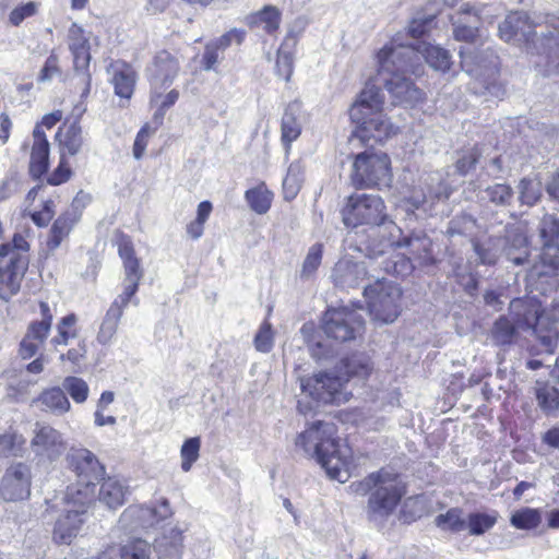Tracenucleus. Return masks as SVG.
<instances>
[{
  "label": "nucleus",
  "instance_id": "3",
  "mask_svg": "<svg viewBox=\"0 0 559 559\" xmlns=\"http://www.w3.org/2000/svg\"><path fill=\"white\" fill-rule=\"evenodd\" d=\"M356 492H369L366 514L369 522L382 527L394 513L405 491L397 474L386 469L369 474L356 484Z\"/></svg>",
  "mask_w": 559,
  "mask_h": 559
},
{
  "label": "nucleus",
  "instance_id": "18",
  "mask_svg": "<svg viewBox=\"0 0 559 559\" xmlns=\"http://www.w3.org/2000/svg\"><path fill=\"white\" fill-rule=\"evenodd\" d=\"M180 70L178 58L167 50L158 51L147 67L146 73L155 90L169 86Z\"/></svg>",
  "mask_w": 559,
  "mask_h": 559
},
{
  "label": "nucleus",
  "instance_id": "45",
  "mask_svg": "<svg viewBox=\"0 0 559 559\" xmlns=\"http://www.w3.org/2000/svg\"><path fill=\"white\" fill-rule=\"evenodd\" d=\"M281 14L274 7H265L263 10L250 16L249 23L262 27L266 33H273L278 28Z\"/></svg>",
  "mask_w": 559,
  "mask_h": 559
},
{
  "label": "nucleus",
  "instance_id": "58",
  "mask_svg": "<svg viewBox=\"0 0 559 559\" xmlns=\"http://www.w3.org/2000/svg\"><path fill=\"white\" fill-rule=\"evenodd\" d=\"M477 223L476 219L469 214H461L455 216L449 226V233L454 235H469L474 236L476 233Z\"/></svg>",
  "mask_w": 559,
  "mask_h": 559
},
{
  "label": "nucleus",
  "instance_id": "16",
  "mask_svg": "<svg viewBox=\"0 0 559 559\" xmlns=\"http://www.w3.org/2000/svg\"><path fill=\"white\" fill-rule=\"evenodd\" d=\"M31 448L37 456L55 461L63 454L67 443L59 430L49 425L36 423Z\"/></svg>",
  "mask_w": 559,
  "mask_h": 559
},
{
  "label": "nucleus",
  "instance_id": "56",
  "mask_svg": "<svg viewBox=\"0 0 559 559\" xmlns=\"http://www.w3.org/2000/svg\"><path fill=\"white\" fill-rule=\"evenodd\" d=\"M201 441L200 438L194 437L185 441L181 447V468L183 472H189L192 464L199 459Z\"/></svg>",
  "mask_w": 559,
  "mask_h": 559
},
{
  "label": "nucleus",
  "instance_id": "1",
  "mask_svg": "<svg viewBox=\"0 0 559 559\" xmlns=\"http://www.w3.org/2000/svg\"><path fill=\"white\" fill-rule=\"evenodd\" d=\"M498 29L504 41L524 43L527 52L545 55L546 72L559 74V16L535 22L527 14L515 12L509 14Z\"/></svg>",
  "mask_w": 559,
  "mask_h": 559
},
{
  "label": "nucleus",
  "instance_id": "61",
  "mask_svg": "<svg viewBox=\"0 0 559 559\" xmlns=\"http://www.w3.org/2000/svg\"><path fill=\"white\" fill-rule=\"evenodd\" d=\"M435 23L433 15H420L414 17L406 27V34L412 38H419L426 35Z\"/></svg>",
  "mask_w": 559,
  "mask_h": 559
},
{
  "label": "nucleus",
  "instance_id": "9",
  "mask_svg": "<svg viewBox=\"0 0 559 559\" xmlns=\"http://www.w3.org/2000/svg\"><path fill=\"white\" fill-rule=\"evenodd\" d=\"M343 223L347 227L385 224L388 215L383 200L377 194L354 193L342 210Z\"/></svg>",
  "mask_w": 559,
  "mask_h": 559
},
{
  "label": "nucleus",
  "instance_id": "40",
  "mask_svg": "<svg viewBox=\"0 0 559 559\" xmlns=\"http://www.w3.org/2000/svg\"><path fill=\"white\" fill-rule=\"evenodd\" d=\"M323 248V243L316 242L308 249L299 272V277L302 281H309L316 276L322 263Z\"/></svg>",
  "mask_w": 559,
  "mask_h": 559
},
{
  "label": "nucleus",
  "instance_id": "20",
  "mask_svg": "<svg viewBox=\"0 0 559 559\" xmlns=\"http://www.w3.org/2000/svg\"><path fill=\"white\" fill-rule=\"evenodd\" d=\"M357 127L354 131L361 142H382L395 134L397 128L383 115V112L377 115H370L362 121H353Z\"/></svg>",
  "mask_w": 559,
  "mask_h": 559
},
{
  "label": "nucleus",
  "instance_id": "11",
  "mask_svg": "<svg viewBox=\"0 0 559 559\" xmlns=\"http://www.w3.org/2000/svg\"><path fill=\"white\" fill-rule=\"evenodd\" d=\"M67 460L78 476V483L68 487L67 497L75 498L78 496L75 491H84L88 488L92 490L94 499L95 486L105 473L104 466L99 463L96 455L85 448H71Z\"/></svg>",
  "mask_w": 559,
  "mask_h": 559
},
{
  "label": "nucleus",
  "instance_id": "23",
  "mask_svg": "<svg viewBox=\"0 0 559 559\" xmlns=\"http://www.w3.org/2000/svg\"><path fill=\"white\" fill-rule=\"evenodd\" d=\"M536 328H534V335L540 341L545 349L551 353L559 335V299L544 312L539 307L538 325Z\"/></svg>",
  "mask_w": 559,
  "mask_h": 559
},
{
  "label": "nucleus",
  "instance_id": "34",
  "mask_svg": "<svg viewBox=\"0 0 559 559\" xmlns=\"http://www.w3.org/2000/svg\"><path fill=\"white\" fill-rule=\"evenodd\" d=\"M371 369L372 366L368 357L354 355L350 358L343 359L336 371L343 378L344 383H346L352 377H368Z\"/></svg>",
  "mask_w": 559,
  "mask_h": 559
},
{
  "label": "nucleus",
  "instance_id": "15",
  "mask_svg": "<svg viewBox=\"0 0 559 559\" xmlns=\"http://www.w3.org/2000/svg\"><path fill=\"white\" fill-rule=\"evenodd\" d=\"M32 475L26 464L11 465L0 483V493L5 501H20L31 495Z\"/></svg>",
  "mask_w": 559,
  "mask_h": 559
},
{
  "label": "nucleus",
  "instance_id": "10",
  "mask_svg": "<svg viewBox=\"0 0 559 559\" xmlns=\"http://www.w3.org/2000/svg\"><path fill=\"white\" fill-rule=\"evenodd\" d=\"M390 158L384 153L365 151L356 155L350 174L356 188L389 186L391 181Z\"/></svg>",
  "mask_w": 559,
  "mask_h": 559
},
{
  "label": "nucleus",
  "instance_id": "14",
  "mask_svg": "<svg viewBox=\"0 0 559 559\" xmlns=\"http://www.w3.org/2000/svg\"><path fill=\"white\" fill-rule=\"evenodd\" d=\"M323 330L330 338L348 342L361 335L364 319L358 311L347 307L329 309L324 314Z\"/></svg>",
  "mask_w": 559,
  "mask_h": 559
},
{
  "label": "nucleus",
  "instance_id": "57",
  "mask_svg": "<svg viewBox=\"0 0 559 559\" xmlns=\"http://www.w3.org/2000/svg\"><path fill=\"white\" fill-rule=\"evenodd\" d=\"M480 155L481 152L476 145L463 150L455 163L456 171L462 176L469 173L476 166Z\"/></svg>",
  "mask_w": 559,
  "mask_h": 559
},
{
  "label": "nucleus",
  "instance_id": "24",
  "mask_svg": "<svg viewBox=\"0 0 559 559\" xmlns=\"http://www.w3.org/2000/svg\"><path fill=\"white\" fill-rule=\"evenodd\" d=\"M365 262H355L348 258L341 259L334 266L332 278L342 289L358 287L367 278Z\"/></svg>",
  "mask_w": 559,
  "mask_h": 559
},
{
  "label": "nucleus",
  "instance_id": "13",
  "mask_svg": "<svg viewBox=\"0 0 559 559\" xmlns=\"http://www.w3.org/2000/svg\"><path fill=\"white\" fill-rule=\"evenodd\" d=\"M343 378L337 371L319 372L312 377L301 378L300 386L317 403L341 404L348 401V394L344 391Z\"/></svg>",
  "mask_w": 559,
  "mask_h": 559
},
{
  "label": "nucleus",
  "instance_id": "26",
  "mask_svg": "<svg viewBox=\"0 0 559 559\" xmlns=\"http://www.w3.org/2000/svg\"><path fill=\"white\" fill-rule=\"evenodd\" d=\"M382 81L395 104L413 106L423 99V92L415 86L409 76L384 78Z\"/></svg>",
  "mask_w": 559,
  "mask_h": 559
},
{
  "label": "nucleus",
  "instance_id": "27",
  "mask_svg": "<svg viewBox=\"0 0 559 559\" xmlns=\"http://www.w3.org/2000/svg\"><path fill=\"white\" fill-rule=\"evenodd\" d=\"M503 250L509 261L515 265H523L528 258V242L525 230L519 225L506 228Z\"/></svg>",
  "mask_w": 559,
  "mask_h": 559
},
{
  "label": "nucleus",
  "instance_id": "52",
  "mask_svg": "<svg viewBox=\"0 0 559 559\" xmlns=\"http://www.w3.org/2000/svg\"><path fill=\"white\" fill-rule=\"evenodd\" d=\"M62 388L78 404L84 403L88 397L90 388L86 381L82 378L69 376L64 378Z\"/></svg>",
  "mask_w": 559,
  "mask_h": 559
},
{
  "label": "nucleus",
  "instance_id": "38",
  "mask_svg": "<svg viewBox=\"0 0 559 559\" xmlns=\"http://www.w3.org/2000/svg\"><path fill=\"white\" fill-rule=\"evenodd\" d=\"M245 199L250 209L257 214H265L272 204L273 193L262 182L257 187L249 189L245 193Z\"/></svg>",
  "mask_w": 559,
  "mask_h": 559
},
{
  "label": "nucleus",
  "instance_id": "55",
  "mask_svg": "<svg viewBox=\"0 0 559 559\" xmlns=\"http://www.w3.org/2000/svg\"><path fill=\"white\" fill-rule=\"evenodd\" d=\"M151 552V545L140 538L132 539L120 548L121 559H148Z\"/></svg>",
  "mask_w": 559,
  "mask_h": 559
},
{
  "label": "nucleus",
  "instance_id": "8",
  "mask_svg": "<svg viewBox=\"0 0 559 559\" xmlns=\"http://www.w3.org/2000/svg\"><path fill=\"white\" fill-rule=\"evenodd\" d=\"M543 242L542 252L528 270L531 278L552 276L559 270V218L546 213L538 226Z\"/></svg>",
  "mask_w": 559,
  "mask_h": 559
},
{
  "label": "nucleus",
  "instance_id": "7",
  "mask_svg": "<svg viewBox=\"0 0 559 559\" xmlns=\"http://www.w3.org/2000/svg\"><path fill=\"white\" fill-rule=\"evenodd\" d=\"M397 234L391 231L390 242L396 249H405L404 255L407 262L400 272L408 273L416 266H431L437 263L432 250V240L424 230H412L403 234L402 229L390 223Z\"/></svg>",
  "mask_w": 559,
  "mask_h": 559
},
{
  "label": "nucleus",
  "instance_id": "17",
  "mask_svg": "<svg viewBox=\"0 0 559 559\" xmlns=\"http://www.w3.org/2000/svg\"><path fill=\"white\" fill-rule=\"evenodd\" d=\"M460 57L461 66L466 73L477 79L484 78V83L495 79L498 72V58L492 51L461 49Z\"/></svg>",
  "mask_w": 559,
  "mask_h": 559
},
{
  "label": "nucleus",
  "instance_id": "46",
  "mask_svg": "<svg viewBox=\"0 0 559 559\" xmlns=\"http://www.w3.org/2000/svg\"><path fill=\"white\" fill-rule=\"evenodd\" d=\"M513 189L506 183L488 186L483 191V200H487L496 206H508L513 199Z\"/></svg>",
  "mask_w": 559,
  "mask_h": 559
},
{
  "label": "nucleus",
  "instance_id": "47",
  "mask_svg": "<svg viewBox=\"0 0 559 559\" xmlns=\"http://www.w3.org/2000/svg\"><path fill=\"white\" fill-rule=\"evenodd\" d=\"M29 245L26 238L21 234H15L11 242H7L0 246V259L13 261L14 257L28 259L27 251Z\"/></svg>",
  "mask_w": 559,
  "mask_h": 559
},
{
  "label": "nucleus",
  "instance_id": "2",
  "mask_svg": "<svg viewBox=\"0 0 559 559\" xmlns=\"http://www.w3.org/2000/svg\"><path fill=\"white\" fill-rule=\"evenodd\" d=\"M334 424L318 420L296 439V447L314 459L330 478L345 483L350 475L349 449L336 438Z\"/></svg>",
  "mask_w": 559,
  "mask_h": 559
},
{
  "label": "nucleus",
  "instance_id": "30",
  "mask_svg": "<svg viewBox=\"0 0 559 559\" xmlns=\"http://www.w3.org/2000/svg\"><path fill=\"white\" fill-rule=\"evenodd\" d=\"M123 270V289L121 294H119L117 297H120V301L128 300L130 302H134L135 305H138L139 300L135 297V294L139 289L140 281L143 277V270L140 266L139 259L124 261Z\"/></svg>",
  "mask_w": 559,
  "mask_h": 559
},
{
  "label": "nucleus",
  "instance_id": "49",
  "mask_svg": "<svg viewBox=\"0 0 559 559\" xmlns=\"http://www.w3.org/2000/svg\"><path fill=\"white\" fill-rule=\"evenodd\" d=\"M78 322V317L70 313L63 317L57 324V335L51 338V344L55 346L67 345L70 338L76 337L78 333L74 325Z\"/></svg>",
  "mask_w": 559,
  "mask_h": 559
},
{
  "label": "nucleus",
  "instance_id": "43",
  "mask_svg": "<svg viewBox=\"0 0 559 559\" xmlns=\"http://www.w3.org/2000/svg\"><path fill=\"white\" fill-rule=\"evenodd\" d=\"M536 399L538 405L547 414L559 411V390L548 383L536 382Z\"/></svg>",
  "mask_w": 559,
  "mask_h": 559
},
{
  "label": "nucleus",
  "instance_id": "22",
  "mask_svg": "<svg viewBox=\"0 0 559 559\" xmlns=\"http://www.w3.org/2000/svg\"><path fill=\"white\" fill-rule=\"evenodd\" d=\"M384 98L380 87L367 83L349 109L352 121H362L370 115L382 112Z\"/></svg>",
  "mask_w": 559,
  "mask_h": 559
},
{
  "label": "nucleus",
  "instance_id": "19",
  "mask_svg": "<svg viewBox=\"0 0 559 559\" xmlns=\"http://www.w3.org/2000/svg\"><path fill=\"white\" fill-rule=\"evenodd\" d=\"M13 261L0 259V298L9 301L17 294L28 266V259L14 257Z\"/></svg>",
  "mask_w": 559,
  "mask_h": 559
},
{
  "label": "nucleus",
  "instance_id": "21",
  "mask_svg": "<svg viewBox=\"0 0 559 559\" xmlns=\"http://www.w3.org/2000/svg\"><path fill=\"white\" fill-rule=\"evenodd\" d=\"M169 514L170 510L166 501L163 502L160 510L144 506H130L121 514L120 521L130 528H147L166 519Z\"/></svg>",
  "mask_w": 559,
  "mask_h": 559
},
{
  "label": "nucleus",
  "instance_id": "51",
  "mask_svg": "<svg viewBox=\"0 0 559 559\" xmlns=\"http://www.w3.org/2000/svg\"><path fill=\"white\" fill-rule=\"evenodd\" d=\"M542 516L538 510L531 508H523L515 511L510 522L519 530H532L540 524Z\"/></svg>",
  "mask_w": 559,
  "mask_h": 559
},
{
  "label": "nucleus",
  "instance_id": "5",
  "mask_svg": "<svg viewBox=\"0 0 559 559\" xmlns=\"http://www.w3.org/2000/svg\"><path fill=\"white\" fill-rule=\"evenodd\" d=\"M378 74L384 78L418 75L421 72V57L416 47L402 41L397 33L376 55Z\"/></svg>",
  "mask_w": 559,
  "mask_h": 559
},
{
  "label": "nucleus",
  "instance_id": "42",
  "mask_svg": "<svg viewBox=\"0 0 559 559\" xmlns=\"http://www.w3.org/2000/svg\"><path fill=\"white\" fill-rule=\"evenodd\" d=\"M181 533L171 530V536H163L155 540V550L160 559H177L181 551Z\"/></svg>",
  "mask_w": 559,
  "mask_h": 559
},
{
  "label": "nucleus",
  "instance_id": "25",
  "mask_svg": "<svg viewBox=\"0 0 559 559\" xmlns=\"http://www.w3.org/2000/svg\"><path fill=\"white\" fill-rule=\"evenodd\" d=\"M48 167L49 142L41 130V126L37 124L33 130V144L31 147L28 171L34 179H38L47 173Z\"/></svg>",
  "mask_w": 559,
  "mask_h": 559
},
{
  "label": "nucleus",
  "instance_id": "54",
  "mask_svg": "<svg viewBox=\"0 0 559 559\" xmlns=\"http://www.w3.org/2000/svg\"><path fill=\"white\" fill-rule=\"evenodd\" d=\"M520 201L533 206L542 197V183L538 180L523 178L519 183Z\"/></svg>",
  "mask_w": 559,
  "mask_h": 559
},
{
  "label": "nucleus",
  "instance_id": "64",
  "mask_svg": "<svg viewBox=\"0 0 559 559\" xmlns=\"http://www.w3.org/2000/svg\"><path fill=\"white\" fill-rule=\"evenodd\" d=\"M37 13V3L27 2L25 4L14 8L9 15V21L14 25L19 26L25 19L31 17Z\"/></svg>",
  "mask_w": 559,
  "mask_h": 559
},
{
  "label": "nucleus",
  "instance_id": "31",
  "mask_svg": "<svg viewBox=\"0 0 559 559\" xmlns=\"http://www.w3.org/2000/svg\"><path fill=\"white\" fill-rule=\"evenodd\" d=\"M300 106L298 103L289 104L282 118L281 131L282 142L288 150L292 142L298 139L301 133V123L299 120Z\"/></svg>",
  "mask_w": 559,
  "mask_h": 559
},
{
  "label": "nucleus",
  "instance_id": "35",
  "mask_svg": "<svg viewBox=\"0 0 559 559\" xmlns=\"http://www.w3.org/2000/svg\"><path fill=\"white\" fill-rule=\"evenodd\" d=\"M296 46V37L287 35L277 51L276 73L280 78L288 81L293 74L294 58L293 49Z\"/></svg>",
  "mask_w": 559,
  "mask_h": 559
},
{
  "label": "nucleus",
  "instance_id": "6",
  "mask_svg": "<svg viewBox=\"0 0 559 559\" xmlns=\"http://www.w3.org/2000/svg\"><path fill=\"white\" fill-rule=\"evenodd\" d=\"M78 496H64L66 508L56 520L52 540L58 545H70L79 535L84 522L87 508L93 501L91 489L75 491Z\"/></svg>",
  "mask_w": 559,
  "mask_h": 559
},
{
  "label": "nucleus",
  "instance_id": "48",
  "mask_svg": "<svg viewBox=\"0 0 559 559\" xmlns=\"http://www.w3.org/2000/svg\"><path fill=\"white\" fill-rule=\"evenodd\" d=\"M302 183V167L299 163H293L288 167L283 181L284 198L293 200L299 192Z\"/></svg>",
  "mask_w": 559,
  "mask_h": 559
},
{
  "label": "nucleus",
  "instance_id": "39",
  "mask_svg": "<svg viewBox=\"0 0 559 559\" xmlns=\"http://www.w3.org/2000/svg\"><path fill=\"white\" fill-rule=\"evenodd\" d=\"M61 146V153L66 155H75L82 146V129L78 122H73L67 127L64 131L60 130L57 134Z\"/></svg>",
  "mask_w": 559,
  "mask_h": 559
},
{
  "label": "nucleus",
  "instance_id": "44",
  "mask_svg": "<svg viewBox=\"0 0 559 559\" xmlns=\"http://www.w3.org/2000/svg\"><path fill=\"white\" fill-rule=\"evenodd\" d=\"M497 520L498 513L496 511L490 513H471L466 519L468 532L471 535H483L495 526Z\"/></svg>",
  "mask_w": 559,
  "mask_h": 559
},
{
  "label": "nucleus",
  "instance_id": "41",
  "mask_svg": "<svg viewBox=\"0 0 559 559\" xmlns=\"http://www.w3.org/2000/svg\"><path fill=\"white\" fill-rule=\"evenodd\" d=\"M435 523L442 531L451 533H461L467 530L466 519L463 511L459 508H452L445 513L439 514L436 516Z\"/></svg>",
  "mask_w": 559,
  "mask_h": 559
},
{
  "label": "nucleus",
  "instance_id": "53",
  "mask_svg": "<svg viewBox=\"0 0 559 559\" xmlns=\"http://www.w3.org/2000/svg\"><path fill=\"white\" fill-rule=\"evenodd\" d=\"M115 92L118 96L130 98L135 83L134 73L130 68L115 72L112 78Z\"/></svg>",
  "mask_w": 559,
  "mask_h": 559
},
{
  "label": "nucleus",
  "instance_id": "12",
  "mask_svg": "<svg viewBox=\"0 0 559 559\" xmlns=\"http://www.w3.org/2000/svg\"><path fill=\"white\" fill-rule=\"evenodd\" d=\"M364 295L368 299L370 314L383 323L393 322L400 314L401 289L388 282H377L367 286Z\"/></svg>",
  "mask_w": 559,
  "mask_h": 559
},
{
  "label": "nucleus",
  "instance_id": "37",
  "mask_svg": "<svg viewBox=\"0 0 559 559\" xmlns=\"http://www.w3.org/2000/svg\"><path fill=\"white\" fill-rule=\"evenodd\" d=\"M75 216L61 214L52 224L50 235L47 240V247L53 251L60 247L61 242L68 238L71 229L75 225Z\"/></svg>",
  "mask_w": 559,
  "mask_h": 559
},
{
  "label": "nucleus",
  "instance_id": "62",
  "mask_svg": "<svg viewBox=\"0 0 559 559\" xmlns=\"http://www.w3.org/2000/svg\"><path fill=\"white\" fill-rule=\"evenodd\" d=\"M452 34L455 40L475 44L479 38V27L463 25L461 21L452 24Z\"/></svg>",
  "mask_w": 559,
  "mask_h": 559
},
{
  "label": "nucleus",
  "instance_id": "60",
  "mask_svg": "<svg viewBox=\"0 0 559 559\" xmlns=\"http://www.w3.org/2000/svg\"><path fill=\"white\" fill-rule=\"evenodd\" d=\"M461 21L463 25L479 27L481 23L480 11L469 4H463L457 12L451 16V23Z\"/></svg>",
  "mask_w": 559,
  "mask_h": 559
},
{
  "label": "nucleus",
  "instance_id": "4",
  "mask_svg": "<svg viewBox=\"0 0 559 559\" xmlns=\"http://www.w3.org/2000/svg\"><path fill=\"white\" fill-rule=\"evenodd\" d=\"M539 302L532 299H513L509 314L500 316L490 329V340L497 346L513 344L521 331L534 334L538 325Z\"/></svg>",
  "mask_w": 559,
  "mask_h": 559
},
{
  "label": "nucleus",
  "instance_id": "59",
  "mask_svg": "<svg viewBox=\"0 0 559 559\" xmlns=\"http://www.w3.org/2000/svg\"><path fill=\"white\" fill-rule=\"evenodd\" d=\"M500 240H489L488 243L474 241V250L484 264L496 263L500 252Z\"/></svg>",
  "mask_w": 559,
  "mask_h": 559
},
{
  "label": "nucleus",
  "instance_id": "28",
  "mask_svg": "<svg viewBox=\"0 0 559 559\" xmlns=\"http://www.w3.org/2000/svg\"><path fill=\"white\" fill-rule=\"evenodd\" d=\"M130 304L128 300L120 301L116 297L107 309L97 332L96 340L102 345H108L114 340L126 307Z\"/></svg>",
  "mask_w": 559,
  "mask_h": 559
},
{
  "label": "nucleus",
  "instance_id": "32",
  "mask_svg": "<svg viewBox=\"0 0 559 559\" xmlns=\"http://www.w3.org/2000/svg\"><path fill=\"white\" fill-rule=\"evenodd\" d=\"M419 51L421 61L425 60L432 69L445 72L452 64L450 52L440 47L423 43L416 47Z\"/></svg>",
  "mask_w": 559,
  "mask_h": 559
},
{
  "label": "nucleus",
  "instance_id": "29",
  "mask_svg": "<svg viewBox=\"0 0 559 559\" xmlns=\"http://www.w3.org/2000/svg\"><path fill=\"white\" fill-rule=\"evenodd\" d=\"M51 326L38 321L28 324L27 331L20 343V355L23 359L31 358L37 354L45 344Z\"/></svg>",
  "mask_w": 559,
  "mask_h": 559
},
{
  "label": "nucleus",
  "instance_id": "50",
  "mask_svg": "<svg viewBox=\"0 0 559 559\" xmlns=\"http://www.w3.org/2000/svg\"><path fill=\"white\" fill-rule=\"evenodd\" d=\"M73 56L74 70L82 74V81L85 84V88L82 93L83 96L87 95L91 86V75L87 73V69L91 61L90 46L78 50H70Z\"/></svg>",
  "mask_w": 559,
  "mask_h": 559
},
{
  "label": "nucleus",
  "instance_id": "36",
  "mask_svg": "<svg viewBox=\"0 0 559 559\" xmlns=\"http://www.w3.org/2000/svg\"><path fill=\"white\" fill-rule=\"evenodd\" d=\"M40 403L53 414L62 415L70 411L71 404L63 388L53 386L45 390L39 396Z\"/></svg>",
  "mask_w": 559,
  "mask_h": 559
},
{
  "label": "nucleus",
  "instance_id": "33",
  "mask_svg": "<svg viewBox=\"0 0 559 559\" xmlns=\"http://www.w3.org/2000/svg\"><path fill=\"white\" fill-rule=\"evenodd\" d=\"M127 487L117 478L104 479L99 488V500L110 509H116L124 503Z\"/></svg>",
  "mask_w": 559,
  "mask_h": 559
},
{
  "label": "nucleus",
  "instance_id": "63",
  "mask_svg": "<svg viewBox=\"0 0 559 559\" xmlns=\"http://www.w3.org/2000/svg\"><path fill=\"white\" fill-rule=\"evenodd\" d=\"M254 346L261 353H269L273 347V332L269 322H263L255 337Z\"/></svg>",
  "mask_w": 559,
  "mask_h": 559
}]
</instances>
